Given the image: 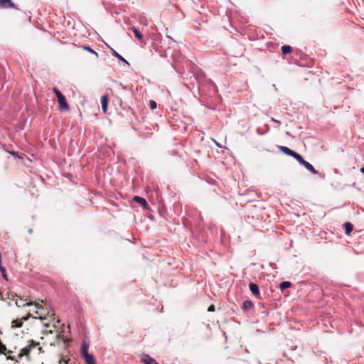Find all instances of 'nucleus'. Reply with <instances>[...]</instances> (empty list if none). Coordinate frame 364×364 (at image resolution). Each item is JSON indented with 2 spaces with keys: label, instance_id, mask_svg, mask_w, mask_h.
<instances>
[{
  "label": "nucleus",
  "instance_id": "nucleus-19",
  "mask_svg": "<svg viewBox=\"0 0 364 364\" xmlns=\"http://www.w3.org/2000/svg\"><path fill=\"white\" fill-rule=\"evenodd\" d=\"M290 287H291V282H287V281L282 282L279 284V287L281 288L282 290L286 289Z\"/></svg>",
  "mask_w": 364,
  "mask_h": 364
},
{
  "label": "nucleus",
  "instance_id": "nucleus-17",
  "mask_svg": "<svg viewBox=\"0 0 364 364\" xmlns=\"http://www.w3.org/2000/svg\"><path fill=\"white\" fill-rule=\"evenodd\" d=\"M131 30L134 32L136 38H137L139 40L142 38L143 36L137 28H136L135 27H132Z\"/></svg>",
  "mask_w": 364,
  "mask_h": 364
},
{
  "label": "nucleus",
  "instance_id": "nucleus-29",
  "mask_svg": "<svg viewBox=\"0 0 364 364\" xmlns=\"http://www.w3.org/2000/svg\"><path fill=\"white\" fill-rule=\"evenodd\" d=\"M272 121L274 122L275 123H277L279 124H281V122L279 120L275 119L274 118H272Z\"/></svg>",
  "mask_w": 364,
  "mask_h": 364
},
{
  "label": "nucleus",
  "instance_id": "nucleus-26",
  "mask_svg": "<svg viewBox=\"0 0 364 364\" xmlns=\"http://www.w3.org/2000/svg\"><path fill=\"white\" fill-rule=\"evenodd\" d=\"M214 311H215V306L213 304H211L210 306H208V311L213 312Z\"/></svg>",
  "mask_w": 364,
  "mask_h": 364
},
{
  "label": "nucleus",
  "instance_id": "nucleus-6",
  "mask_svg": "<svg viewBox=\"0 0 364 364\" xmlns=\"http://www.w3.org/2000/svg\"><path fill=\"white\" fill-rule=\"evenodd\" d=\"M279 149L285 154L294 157L296 152L291 149H290L287 146H279Z\"/></svg>",
  "mask_w": 364,
  "mask_h": 364
},
{
  "label": "nucleus",
  "instance_id": "nucleus-32",
  "mask_svg": "<svg viewBox=\"0 0 364 364\" xmlns=\"http://www.w3.org/2000/svg\"><path fill=\"white\" fill-rule=\"evenodd\" d=\"M28 232L30 234H31L33 232V229L32 228L28 229Z\"/></svg>",
  "mask_w": 364,
  "mask_h": 364
},
{
  "label": "nucleus",
  "instance_id": "nucleus-12",
  "mask_svg": "<svg viewBox=\"0 0 364 364\" xmlns=\"http://www.w3.org/2000/svg\"><path fill=\"white\" fill-rule=\"evenodd\" d=\"M253 307V303L251 301L245 300L242 304V309L245 311L249 310Z\"/></svg>",
  "mask_w": 364,
  "mask_h": 364
},
{
  "label": "nucleus",
  "instance_id": "nucleus-24",
  "mask_svg": "<svg viewBox=\"0 0 364 364\" xmlns=\"http://www.w3.org/2000/svg\"><path fill=\"white\" fill-rule=\"evenodd\" d=\"M0 272L2 274L3 277L5 278L6 279H7L6 269L3 266L0 267Z\"/></svg>",
  "mask_w": 364,
  "mask_h": 364
},
{
  "label": "nucleus",
  "instance_id": "nucleus-20",
  "mask_svg": "<svg viewBox=\"0 0 364 364\" xmlns=\"http://www.w3.org/2000/svg\"><path fill=\"white\" fill-rule=\"evenodd\" d=\"M82 49L85 50H87L88 52L94 54L96 58L98 57V54L97 52H95L92 48H91L90 47L87 46H82Z\"/></svg>",
  "mask_w": 364,
  "mask_h": 364
},
{
  "label": "nucleus",
  "instance_id": "nucleus-11",
  "mask_svg": "<svg viewBox=\"0 0 364 364\" xmlns=\"http://www.w3.org/2000/svg\"><path fill=\"white\" fill-rule=\"evenodd\" d=\"M133 200L136 203L141 204L144 208H146L147 203L144 198L139 196H135Z\"/></svg>",
  "mask_w": 364,
  "mask_h": 364
},
{
  "label": "nucleus",
  "instance_id": "nucleus-10",
  "mask_svg": "<svg viewBox=\"0 0 364 364\" xmlns=\"http://www.w3.org/2000/svg\"><path fill=\"white\" fill-rule=\"evenodd\" d=\"M107 103H108L107 97L106 95L102 96L101 98V105H102V109L104 112H106V111H107Z\"/></svg>",
  "mask_w": 364,
  "mask_h": 364
},
{
  "label": "nucleus",
  "instance_id": "nucleus-1",
  "mask_svg": "<svg viewBox=\"0 0 364 364\" xmlns=\"http://www.w3.org/2000/svg\"><path fill=\"white\" fill-rule=\"evenodd\" d=\"M194 77L199 85L200 91H204L203 87L206 85H213V82L206 79L205 75L202 72L196 73Z\"/></svg>",
  "mask_w": 364,
  "mask_h": 364
},
{
  "label": "nucleus",
  "instance_id": "nucleus-8",
  "mask_svg": "<svg viewBox=\"0 0 364 364\" xmlns=\"http://www.w3.org/2000/svg\"><path fill=\"white\" fill-rule=\"evenodd\" d=\"M310 172H311L314 174H317L318 171L314 168V166L308 161H304V162L302 164Z\"/></svg>",
  "mask_w": 364,
  "mask_h": 364
},
{
  "label": "nucleus",
  "instance_id": "nucleus-14",
  "mask_svg": "<svg viewBox=\"0 0 364 364\" xmlns=\"http://www.w3.org/2000/svg\"><path fill=\"white\" fill-rule=\"evenodd\" d=\"M344 227H345V232H346V235H349L352 232L353 228V225L349 222L346 223L344 224Z\"/></svg>",
  "mask_w": 364,
  "mask_h": 364
},
{
  "label": "nucleus",
  "instance_id": "nucleus-30",
  "mask_svg": "<svg viewBox=\"0 0 364 364\" xmlns=\"http://www.w3.org/2000/svg\"><path fill=\"white\" fill-rule=\"evenodd\" d=\"M214 142H215V145H216L218 147H220V148H221V147H222V146H221L218 142H217L216 141H214Z\"/></svg>",
  "mask_w": 364,
  "mask_h": 364
},
{
  "label": "nucleus",
  "instance_id": "nucleus-28",
  "mask_svg": "<svg viewBox=\"0 0 364 364\" xmlns=\"http://www.w3.org/2000/svg\"><path fill=\"white\" fill-rule=\"evenodd\" d=\"M38 345V343H36L33 341H31V343L30 345V348H29L31 349L32 348H35Z\"/></svg>",
  "mask_w": 364,
  "mask_h": 364
},
{
  "label": "nucleus",
  "instance_id": "nucleus-13",
  "mask_svg": "<svg viewBox=\"0 0 364 364\" xmlns=\"http://www.w3.org/2000/svg\"><path fill=\"white\" fill-rule=\"evenodd\" d=\"M33 304H35V306L36 308L37 309H39L41 307V305L38 304V303H33V301H31V302H28L26 303V304H21V302H18V301H16V305L18 306V307H21V306H31Z\"/></svg>",
  "mask_w": 364,
  "mask_h": 364
},
{
  "label": "nucleus",
  "instance_id": "nucleus-9",
  "mask_svg": "<svg viewBox=\"0 0 364 364\" xmlns=\"http://www.w3.org/2000/svg\"><path fill=\"white\" fill-rule=\"evenodd\" d=\"M82 356H83L85 361L87 364H95L94 357L92 354L88 353V354L84 355Z\"/></svg>",
  "mask_w": 364,
  "mask_h": 364
},
{
  "label": "nucleus",
  "instance_id": "nucleus-23",
  "mask_svg": "<svg viewBox=\"0 0 364 364\" xmlns=\"http://www.w3.org/2000/svg\"><path fill=\"white\" fill-rule=\"evenodd\" d=\"M149 105L150 109L152 110L156 109V106H157L156 102L154 100H150Z\"/></svg>",
  "mask_w": 364,
  "mask_h": 364
},
{
  "label": "nucleus",
  "instance_id": "nucleus-18",
  "mask_svg": "<svg viewBox=\"0 0 364 364\" xmlns=\"http://www.w3.org/2000/svg\"><path fill=\"white\" fill-rule=\"evenodd\" d=\"M291 51V47L290 46H283L282 47V52L284 55L290 53Z\"/></svg>",
  "mask_w": 364,
  "mask_h": 364
},
{
  "label": "nucleus",
  "instance_id": "nucleus-34",
  "mask_svg": "<svg viewBox=\"0 0 364 364\" xmlns=\"http://www.w3.org/2000/svg\"><path fill=\"white\" fill-rule=\"evenodd\" d=\"M62 362L65 363V360H60V364H62Z\"/></svg>",
  "mask_w": 364,
  "mask_h": 364
},
{
  "label": "nucleus",
  "instance_id": "nucleus-31",
  "mask_svg": "<svg viewBox=\"0 0 364 364\" xmlns=\"http://www.w3.org/2000/svg\"><path fill=\"white\" fill-rule=\"evenodd\" d=\"M360 172L364 174V166L360 168Z\"/></svg>",
  "mask_w": 364,
  "mask_h": 364
},
{
  "label": "nucleus",
  "instance_id": "nucleus-33",
  "mask_svg": "<svg viewBox=\"0 0 364 364\" xmlns=\"http://www.w3.org/2000/svg\"><path fill=\"white\" fill-rule=\"evenodd\" d=\"M8 359L14 360V358H13V357L9 356V357L8 358Z\"/></svg>",
  "mask_w": 364,
  "mask_h": 364
},
{
  "label": "nucleus",
  "instance_id": "nucleus-4",
  "mask_svg": "<svg viewBox=\"0 0 364 364\" xmlns=\"http://www.w3.org/2000/svg\"><path fill=\"white\" fill-rule=\"evenodd\" d=\"M141 360L144 364H159L154 358L149 355L144 354L141 356Z\"/></svg>",
  "mask_w": 364,
  "mask_h": 364
},
{
  "label": "nucleus",
  "instance_id": "nucleus-15",
  "mask_svg": "<svg viewBox=\"0 0 364 364\" xmlns=\"http://www.w3.org/2000/svg\"><path fill=\"white\" fill-rule=\"evenodd\" d=\"M23 325V321L21 319L14 320L11 323L12 328H20Z\"/></svg>",
  "mask_w": 364,
  "mask_h": 364
},
{
  "label": "nucleus",
  "instance_id": "nucleus-22",
  "mask_svg": "<svg viewBox=\"0 0 364 364\" xmlns=\"http://www.w3.org/2000/svg\"><path fill=\"white\" fill-rule=\"evenodd\" d=\"M30 351H31V349L30 348H24L22 349V352L23 353L21 354H19L18 355V358H22L23 355H28L30 353Z\"/></svg>",
  "mask_w": 364,
  "mask_h": 364
},
{
  "label": "nucleus",
  "instance_id": "nucleus-5",
  "mask_svg": "<svg viewBox=\"0 0 364 364\" xmlns=\"http://www.w3.org/2000/svg\"><path fill=\"white\" fill-rule=\"evenodd\" d=\"M0 7L14 8L15 7V4L13 3L11 0H0Z\"/></svg>",
  "mask_w": 364,
  "mask_h": 364
},
{
  "label": "nucleus",
  "instance_id": "nucleus-16",
  "mask_svg": "<svg viewBox=\"0 0 364 364\" xmlns=\"http://www.w3.org/2000/svg\"><path fill=\"white\" fill-rule=\"evenodd\" d=\"M88 345L85 341H83L81 346V354L82 355L88 354L87 353Z\"/></svg>",
  "mask_w": 364,
  "mask_h": 364
},
{
  "label": "nucleus",
  "instance_id": "nucleus-2",
  "mask_svg": "<svg viewBox=\"0 0 364 364\" xmlns=\"http://www.w3.org/2000/svg\"><path fill=\"white\" fill-rule=\"evenodd\" d=\"M53 92L55 94L58 102L59 103V107L60 110H69V105L68 104L65 96L62 94V92L57 88L53 89Z\"/></svg>",
  "mask_w": 364,
  "mask_h": 364
},
{
  "label": "nucleus",
  "instance_id": "nucleus-25",
  "mask_svg": "<svg viewBox=\"0 0 364 364\" xmlns=\"http://www.w3.org/2000/svg\"><path fill=\"white\" fill-rule=\"evenodd\" d=\"M0 345H1L0 353H4V351L6 350V346L4 345H3L1 343H0Z\"/></svg>",
  "mask_w": 364,
  "mask_h": 364
},
{
  "label": "nucleus",
  "instance_id": "nucleus-27",
  "mask_svg": "<svg viewBox=\"0 0 364 364\" xmlns=\"http://www.w3.org/2000/svg\"><path fill=\"white\" fill-rule=\"evenodd\" d=\"M30 317H31V314H28L27 316L22 317L21 318V320L23 322V321H28Z\"/></svg>",
  "mask_w": 364,
  "mask_h": 364
},
{
  "label": "nucleus",
  "instance_id": "nucleus-7",
  "mask_svg": "<svg viewBox=\"0 0 364 364\" xmlns=\"http://www.w3.org/2000/svg\"><path fill=\"white\" fill-rule=\"evenodd\" d=\"M249 288H250V290L251 291V292L254 295H255V296L259 295V289L257 284H256L255 283H250L249 284Z\"/></svg>",
  "mask_w": 364,
  "mask_h": 364
},
{
  "label": "nucleus",
  "instance_id": "nucleus-3",
  "mask_svg": "<svg viewBox=\"0 0 364 364\" xmlns=\"http://www.w3.org/2000/svg\"><path fill=\"white\" fill-rule=\"evenodd\" d=\"M107 47L110 50L112 55L116 57L119 61L124 62L126 64L129 65V63L126 59H124L120 54H119L114 49L110 47L109 45L106 44Z\"/></svg>",
  "mask_w": 364,
  "mask_h": 364
},
{
  "label": "nucleus",
  "instance_id": "nucleus-21",
  "mask_svg": "<svg viewBox=\"0 0 364 364\" xmlns=\"http://www.w3.org/2000/svg\"><path fill=\"white\" fill-rule=\"evenodd\" d=\"M294 159H295L296 160H297L300 164H303L304 162V158L302 157L301 155H300L299 154L296 153L295 154V155L293 157Z\"/></svg>",
  "mask_w": 364,
  "mask_h": 364
}]
</instances>
